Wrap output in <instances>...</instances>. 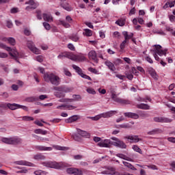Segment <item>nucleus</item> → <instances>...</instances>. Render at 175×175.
<instances>
[{
    "label": "nucleus",
    "instance_id": "obj_1",
    "mask_svg": "<svg viewBox=\"0 0 175 175\" xmlns=\"http://www.w3.org/2000/svg\"><path fill=\"white\" fill-rule=\"evenodd\" d=\"M38 70L44 75V81L46 83H51L53 85H59L61 84V78L53 72L44 73V68L39 67Z\"/></svg>",
    "mask_w": 175,
    "mask_h": 175
},
{
    "label": "nucleus",
    "instance_id": "obj_2",
    "mask_svg": "<svg viewBox=\"0 0 175 175\" xmlns=\"http://www.w3.org/2000/svg\"><path fill=\"white\" fill-rule=\"evenodd\" d=\"M0 47L1 49L6 50V51H8L10 55L14 59L17 61V62H18V61L17 60L18 58H23V55L19 53L16 49H12V48L7 46L5 44L2 43H0Z\"/></svg>",
    "mask_w": 175,
    "mask_h": 175
},
{
    "label": "nucleus",
    "instance_id": "obj_3",
    "mask_svg": "<svg viewBox=\"0 0 175 175\" xmlns=\"http://www.w3.org/2000/svg\"><path fill=\"white\" fill-rule=\"evenodd\" d=\"M153 57L156 61H159V57H162V55H165L166 57V53L167 52V49H162V46L161 45H154V49L153 50ZM159 55V56H158Z\"/></svg>",
    "mask_w": 175,
    "mask_h": 175
},
{
    "label": "nucleus",
    "instance_id": "obj_4",
    "mask_svg": "<svg viewBox=\"0 0 175 175\" xmlns=\"http://www.w3.org/2000/svg\"><path fill=\"white\" fill-rule=\"evenodd\" d=\"M46 167H51L52 169H64L66 167L65 163H57L55 161H45L42 163Z\"/></svg>",
    "mask_w": 175,
    "mask_h": 175
},
{
    "label": "nucleus",
    "instance_id": "obj_5",
    "mask_svg": "<svg viewBox=\"0 0 175 175\" xmlns=\"http://www.w3.org/2000/svg\"><path fill=\"white\" fill-rule=\"evenodd\" d=\"M3 143L5 144H12L14 146H17V144H21L23 143V139L18 137H4L1 139Z\"/></svg>",
    "mask_w": 175,
    "mask_h": 175
},
{
    "label": "nucleus",
    "instance_id": "obj_6",
    "mask_svg": "<svg viewBox=\"0 0 175 175\" xmlns=\"http://www.w3.org/2000/svg\"><path fill=\"white\" fill-rule=\"evenodd\" d=\"M73 23V18L70 16L66 17V21L59 20L58 21V25H62L64 28H70V24Z\"/></svg>",
    "mask_w": 175,
    "mask_h": 175
},
{
    "label": "nucleus",
    "instance_id": "obj_7",
    "mask_svg": "<svg viewBox=\"0 0 175 175\" xmlns=\"http://www.w3.org/2000/svg\"><path fill=\"white\" fill-rule=\"evenodd\" d=\"M111 99H113L114 102H117V103H121V105H131L129 100L120 98L117 96V94L114 93L111 94Z\"/></svg>",
    "mask_w": 175,
    "mask_h": 175
},
{
    "label": "nucleus",
    "instance_id": "obj_8",
    "mask_svg": "<svg viewBox=\"0 0 175 175\" xmlns=\"http://www.w3.org/2000/svg\"><path fill=\"white\" fill-rule=\"evenodd\" d=\"M72 68L75 69L77 73H78V75H79L81 77H83V79H85L86 80H90V81H92V79H91L90 76L83 73V70H81L80 67L73 64Z\"/></svg>",
    "mask_w": 175,
    "mask_h": 175
},
{
    "label": "nucleus",
    "instance_id": "obj_9",
    "mask_svg": "<svg viewBox=\"0 0 175 175\" xmlns=\"http://www.w3.org/2000/svg\"><path fill=\"white\" fill-rule=\"evenodd\" d=\"M25 5H29V6L26 7V10L29 12V10H34L39 6V3L38 2H35V0H29L25 3Z\"/></svg>",
    "mask_w": 175,
    "mask_h": 175
},
{
    "label": "nucleus",
    "instance_id": "obj_10",
    "mask_svg": "<svg viewBox=\"0 0 175 175\" xmlns=\"http://www.w3.org/2000/svg\"><path fill=\"white\" fill-rule=\"evenodd\" d=\"M27 46L30 51L34 54H40V51L39 49L35 46V44L32 41H27Z\"/></svg>",
    "mask_w": 175,
    "mask_h": 175
},
{
    "label": "nucleus",
    "instance_id": "obj_11",
    "mask_svg": "<svg viewBox=\"0 0 175 175\" xmlns=\"http://www.w3.org/2000/svg\"><path fill=\"white\" fill-rule=\"evenodd\" d=\"M111 143H113V141L110 139H105L98 142L97 144V146H98V147H102L105 148H110V147H111L112 146Z\"/></svg>",
    "mask_w": 175,
    "mask_h": 175
},
{
    "label": "nucleus",
    "instance_id": "obj_12",
    "mask_svg": "<svg viewBox=\"0 0 175 175\" xmlns=\"http://www.w3.org/2000/svg\"><path fill=\"white\" fill-rule=\"evenodd\" d=\"M66 172L68 174L83 175V171H81V170L75 167L68 168Z\"/></svg>",
    "mask_w": 175,
    "mask_h": 175
},
{
    "label": "nucleus",
    "instance_id": "obj_13",
    "mask_svg": "<svg viewBox=\"0 0 175 175\" xmlns=\"http://www.w3.org/2000/svg\"><path fill=\"white\" fill-rule=\"evenodd\" d=\"M53 90L55 91H62L64 94L66 92H72V90L71 88H68L66 86H58V87H54Z\"/></svg>",
    "mask_w": 175,
    "mask_h": 175
},
{
    "label": "nucleus",
    "instance_id": "obj_14",
    "mask_svg": "<svg viewBox=\"0 0 175 175\" xmlns=\"http://www.w3.org/2000/svg\"><path fill=\"white\" fill-rule=\"evenodd\" d=\"M56 109H58L59 110H75V109H76V107L73 105L63 104L62 105L57 106Z\"/></svg>",
    "mask_w": 175,
    "mask_h": 175
},
{
    "label": "nucleus",
    "instance_id": "obj_15",
    "mask_svg": "<svg viewBox=\"0 0 175 175\" xmlns=\"http://www.w3.org/2000/svg\"><path fill=\"white\" fill-rule=\"evenodd\" d=\"M105 65L107 66L108 69H109L111 72H116L117 70V68H116L114 63L110 62L109 60H106L105 62Z\"/></svg>",
    "mask_w": 175,
    "mask_h": 175
},
{
    "label": "nucleus",
    "instance_id": "obj_16",
    "mask_svg": "<svg viewBox=\"0 0 175 175\" xmlns=\"http://www.w3.org/2000/svg\"><path fill=\"white\" fill-rule=\"evenodd\" d=\"M153 121L154 122H172V120L165 117H154Z\"/></svg>",
    "mask_w": 175,
    "mask_h": 175
},
{
    "label": "nucleus",
    "instance_id": "obj_17",
    "mask_svg": "<svg viewBox=\"0 0 175 175\" xmlns=\"http://www.w3.org/2000/svg\"><path fill=\"white\" fill-rule=\"evenodd\" d=\"M111 145L114 146L115 147H118L119 148H126V144H125L123 141L120 139L118 141V142H112Z\"/></svg>",
    "mask_w": 175,
    "mask_h": 175
},
{
    "label": "nucleus",
    "instance_id": "obj_18",
    "mask_svg": "<svg viewBox=\"0 0 175 175\" xmlns=\"http://www.w3.org/2000/svg\"><path fill=\"white\" fill-rule=\"evenodd\" d=\"M147 70L149 75H150L151 77L154 79V80H158V75L157 74V72L154 70V68L149 67L148 68Z\"/></svg>",
    "mask_w": 175,
    "mask_h": 175
},
{
    "label": "nucleus",
    "instance_id": "obj_19",
    "mask_svg": "<svg viewBox=\"0 0 175 175\" xmlns=\"http://www.w3.org/2000/svg\"><path fill=\"white\" fill-rule=\"evenodd\" d=\"M14 163L16 165H21L22 166H31V167H34L35 165L32 163H29L28 161H15Z\"/></svg>",
    "mask_w": 175,
    "mask_h": 175
},
{
    "label": "nucleus",
    "instance_id": "obj_20",
    "mask_svg": "<svg viewBox=\"0 0 175 175\" xmlns=\"http://www.w3.org/2000/svg\"><path fill=\"white\" fill-rule=\"evenodd\" d=\"M124 138L130 140V143H137L140 140L137 135H129L125 137Z\"/></svg>",
    "mask_w": 175,
    "mask_h": 175
},
{
    "label": "nucleus",
    "instance_id": "obj_21",
    "mask_svg": "<svg viewBox=\"0 0 175 175\" xmlns=\"http://www.w3.org/2000/svg\"><path fill=\"white\" fill-rule=\"evenodd\" d=\"M88 55L90 59H92L93 61H94V62H98V57H97L96 51H90L88 53Z\"/></svg>",
    "mask_w": 175,
    "mask_h": 175
},
{
    "label": "nucleus",
    "instance_id": "obj_22",
    "mask_svg": "<svg viewBox=\"0 0 175 175\" xmlns=\"http://www.w3.org/2000/svg\"><path fill=\"white\" fill-rule=\"evenodd\" d=\"M42 18L43 20L47 23H51V21H53V16L50 13H44L42 14Z\"/></svg>",
    "mask_w": 175,
    "mask_h": 175
},
{
    "label": "nucleus",
    "instance_id": "obj_23",
    "mask_svg": "<svg viewBox=\"0 0 175 175\" xmlns=\"http://www.w3.org/2000/svg\"><path fill=\"white\" fill-rule=\"evenodd\" d=\"M72 61H75V62H83V61H85V57H84V55H74L72 57Z\"/></svg>",
    "mask_w": 175,
    "mask_h": 175
},
{
    "label": "nucleus",
    "instance_id": "obj_24",
    "mask_svg": "<svg viewBox=\"0 0 175 175\" xmlns=\"http://www.w3.org/2000/svg\"><path fill=\"white\" fill-rule=\"evenodd\" d=\"M114 113H117V111H109L101 113V117L103 118H110V117H113V116H114Z\"/></svg>",
    "mask_w": 175,
    "mask_h": 175
},
{
    "label": "nucleus",
    "instance_id": "obj_25",
    "mask_svg": "<svg viewBox=\"0 0 175 175\" xmlns=\"http://www.w3.org/2000/svg\"><path fill=\"white\" fill-rule=\"evenodd\" d=\"M72 98V99H66V100H59V102H73V100H80V99H81V96L74 94Z\"/></svg>",
    "mask_w": 175,
    "mask_h": 175
},
{
    "label": "nucleus",
    "instance_id": "obj_26",
    "mask_svg": "<svg viewBox=\"0 0 175 175\" xmlns=\"http://www.w3.org/2000/svg\"><path fill=\"white\" fill-rule=\"evenodd\" d=\"M124 114L125 117H128L129 118H133L134 120H137V118H139V115L137 113L126 112Z\"/></svg>",
    "mask_w": 175,
    "mask_h": 175
},
{
    "label": "nucleus",
    "instance_id": "obj_27",
    "mask_svg": "<svg viewBox=\"0 0 175 175\" xmlns=\"http://www.w3.org/2000/svg\"><path fill=\"white\" fill-rule=\"evenodd\" d=\"M69 39H70V40H72V42H79V40H80V37L79 36V34L76 33L69 36Z\"/></svg>",
    "mask_w": 175,
    "mask_h": 175
},
{
    "label": "nucleus",
    "instance_id": "obj_28",
    "mask_svg": "<svg viewBox=\"0 0 175 175\" xmlns=\"http://www.w3.org/2000/svg\"><path fill=\"white\" fill-rule=\"evenodd\" d=\"M4 42H8L11 46H14L16 44V40L14 38L10 37V38H5L3 39Z\"/></svg>",
    "mask_w": 175,
    "mask_h": 175
},
{
    "label": "nucleus",
    "instance_id": "obj_29",
    "mask_svg": "<svg viewBox=\"0 0 175 175\" xmlns=\"http://www.w3.org/2000/svg\"><path fill=\"white\" fill-rule=\"evenodd\" d=\"M137 109H142V110H150V105L148 104L141 103L137 105Z\"/></svg>",
    "mask_w": 175,
    "mask_h": 175
},
{
    "label": "nucleus",
    "instance_id": "obj_30",
    "mask_svg": "<svg viewBox=\"0 0 175 175\" xmlns=\"http://www.w3.org/2000/svg\"><path fill=\"white\" fill-rule=\"evenodd\" d=\"M78 135H80V136H82L83 137H88L90 136V134L87 133V131H82L80 129H77Z\"/></svg>",
    "mask_w": 175,
    "mask_h": 175
},
{
    "label": "nucleus",
    "instance_id": "obj_31",
    "mask_svg": "<svg viewBox=\"0 0 175 175\" xmlns=\"http://www.w3.org/2000/svg\"><path fill=\"white\" fill-rule=\"evenodd\" d=\"M122 35L124 37V39H126V40L129 42V39H132L133 38V33H131L130 34H128V31H123Z\"/></svg>",
    "mask_w": 175,
    "mask_h": 175
},
{
    "label": "nucleus",
    "instance_id": "obj_32",
    "mask_svg": "<svg viewBox=\"0 0 175 175\" xmlns=\"http://www.w3.org/2000/svg\"><path fill=\"white\" fill-rule=\"evenodd\" d=\"M61 6H62V8L65 9V10H67V12H71V10H72V7L70 6L69 4L66 2V3H62Z\"/></svg>",
    "mask_w": 175,
    "mask_h": 175
},
{
    "label": "nucleus",
    "instance_id": "obj_33",
    "mask_svg": "<svg viewBox=\"0 0 175 175\" xmlns=\"http://www.w3.org/2000/svg\"><path fill=\"white\" fill-rule=\"evenodd\" d=\"M19 107H20V105L18 104H16V103L8 104V109H10V110H17V109H18Z\"/></svg>",
    "mask_w": 175,
    "mask_h": 175
},
{
    "label": "nucleus",
    "instance_id": "obj_34",
    "mask_svg": "<svg viewBox=\"0 0 175 175\" xmlns=\"http://www.w3.org/2000/svg\"><path fill=\"white\" fill-rule=\"evenodd\" d=\"M83 32V36H92V31L90 29H84Z\"/></svg>",
    "mask_w": 175,
    "mask_h": 175
},
{
    "label": "nucleus",
    "instance_id": "obj_35",
    "mask_svg": "<svg viewBox=\"0 0 175 175\" xmlns=\"http://www.w3.org/2000/svg\"><path fill=\"white\" fill-rule=\"evenodd\" d=\"M116 24L119 25V27H124L125 25V18H121L116 21Z\"/></svg>",
    "mask_w": 175,
    "mask_h": 175
},
{
    "label": "nucleus",
    "instance_id": "obj_36",
    "mask_svg": "<svg viewBox=\"0 0 175 175\" xmlns=\"http://www.w3.org/2000/svg\"><path fill=\"white\" fill-rule=\"evenodd\" d=\"M77 116H73L69 118L68 119L66 120V122L67 124H70L71 122H75V121H77Z\"/></svg>",
    "mask_w": 175,
    "mask_h": 175
},
{
    "label": "nucleus",
    "instance_id": "obj_37",
    "mask_svg": "<svg viewBox=\"0 0 175 175\" xmlns=\"http://www.w3.org/2000/svg\"><path fill=\"white\" fill-rule=\"evenodd\" d=\"M54 95L56 98H65V93L62 91H56L54 92Z\"/></svg>",
    "mask_w": 175,
    "mask_h": 175
},
{
    "label": "nucleus",
    "instance_id": "obj_38",
    "mask_svg": "<svg viewBox=\"0 0 175 175\" xmlns=\"http://www.w3.org/2000/svg\"><path fill=\"white\" fill-rule=\"evenodd\" d=\"M64 58H68V59L73 60V53L70 52H63Z\"/></svg>",
    "mask_w": 175,
    "mask_h": 175
},
{
    "label": "nucleus",
    "instance_id": "obj_39",
    "mask_svg": "<svg viewBox=\"0 0 175 175\" xmlns=\"http://www.w3.org/2000/svg\"><path fill=\"white\" fill-rule=\"evenodd\" d=\"M123 165L126 166V167H128L129 169H131V170H136V167H135L132 164L130 163H128L126 161H123Z\"/></svg>",
    "mask_w": 175,
    "mask_h": 175
},
{
    "label": "nucleus",
    "instance_id": "obj_40",
    "mask_svg": "<svg viewBox=\"0 0 175 175\" xmlns=\"http://www.w3.org/2000/svg\"><path fill=\"white\" fill-rule=\"evenodd\" d=\"M108 170L109 172V175H120V173L116 172V168L113 167H109Z\"/></svg>",
    "mask_w": 175,
    "mask_h": 175
},
{
    "label": "nucleus",
    "instance_id": "obj_41",
    "mask_svg": "<svg viewBox=\"0 0 175 175\" xmlns=\"http://www.w3.org/2000/svg\"><path fill=\"white\" fill-rule=\"evenodd\" d=\"M34 133H36L37 135H47V131H43L41 129L34 130Z\"/></svg>",
    "mask_w": 175,
    "mask_h": 175
},
{
    "label": "nucleus",
    "instance_id": "obj_42",
    "mask_svg": "<svg viewBox=\"0 0 175 175\" xmlns=\"http://www.w3.org/2000/svg\"><path fill=\"white\" fill-rule=\"evenodd\" d=\"M33 174H35V175H42V174L46 175V174H47V172L43 171L42 170H38L33 172Z\"/></svg>",
    "mask_w": 175,
    "mask_h": 175
},
{
    "label": "nucleus",
    "instance_id": "obj_43",
    "mask_svg": "<svg viewBox=\"0 0 175 175\" xmlns=\"http://www.w3.org/2000/svg\"><path fill=\"white\" fill-rule=\"evenodd\" d=\"M129 43V41L124 38V40L120 44V49L124 50L125 46Z\"/></svg>",
    "mask_w": 175,
    "mask_h": 175
},
{
    "label": "nucleus",
    "instance_id": "obj_44",
    "mask_svg": "<svg viewBox=\"0 0 175 175\" xmlns=\"http://www.w3.org/2000/svg\"><path fill=\"white\" fill-rule=\"evenodd\" d=\"M38 148L40 151H51L53 150V148L46 146H39Z\"/></svg>",
    "mask_w": 175,
    "mask_h": 175
},
{
    "label": "nucleus",
    "instance_id": "obj_45",
    "mask_svg": "<svg viewBox=\"0 0 175 175\" xmlns=\"http://www.w3.org/2000/svg\"><path fill=\"white\" fill-rule=\"evenodd\" d=\"M124 61H122L121 59H116L113 61V65L115 66H118L121 65V64H123Z\"/></svg>",
    "mask_w": 175,
    "mask_h": 175
},
{
    "label": "nucleus",
    "instance_id": "obj_46",
    "mask_svg": "<svg viewBox=\"0 0 175 175\" xmlns=\"http://www.w3.org/2000/svg\"><path fill=\"white\" fill-rule=\"evenodd\" d=\"M34 159H36L37 161L43 160L44 159V157L42 154H37L34 155Z\"/></svg>",
    "mask_w": 175,
    "mask_h": 175
},
{
    "label": "nucleus",
    "instance_id": "obj_47",
    "mask_svg": "<svg viewBox=\"0 0 175 175\" xmlns=\"http://www.w3.org/2000/svg\"><path fill=\"white\" fill-rule=\"evenodd\" d=\"M36 17L38 20H42V10H36Z\"/></svg>",
    "mask_w": 175,
    "mask_h": 175
},
{
    "label": "nucleus",
    "instance_id": "obj_48",
    "mask_svg": "<svg viewBox=\"0 0 175 175\" xmlns=\"http://www.w3.org/2000/svg\"><path fill=\"white\" fill-rule=\"evenodd\" d=\"M159 132H161V130L159 129H156L148 132V135H157V133H159Z\"/></svg>",
    "mask_w": 175,
    "mask_h": 175
},
{
    "label": "nucleus",
    "instance_id": "obj_49",
    "mask_svg": "<svg viewBox=\"0 0 175 175\" xmlns=\"http://www.w3.org/2000/svg\"><path fill=\"white\" fill-rule=\"evenodd\" d=\"M133 150H134V151L136 152H139V154H142V149H140V148H139V146L137 145L133 146Z\"/></svg>",
    "mask_w": 175,
    "mask_h": 175
},
{
    "label": "nucleus",
    "instance_id": "obj_50",
    "mask_svg": "<svg viewBox=\"0 0 175 175\" xmlns=\"http://www.w3.org/2000/svg\"><path fill=\"white\" fill-rule=\"evenodd\" d=\"M88 94H91L92 95H95V94H96V92L95 91V90L92 88H89L86 90Z\"/></svg>",
    "mask_w": 175,
    "mask_h": 175
},
{
    "label": "nucleus",
    "instance_id": "obj_51",
    "mask_svg": "<svg viewBox=\"0 0 175 175\" xmlns=\"http://www.w3.org/2000/svg\"><path fill=\"white\" fill-rule=\"evenodd\" d=\"M139 117H142V118H147V117H150V115L145 111H141L139 113Z\"/></svg>",
    "mask_w": 175,
    "mask_h": 175
},
{
    "label": "nucleus",
    "instance_id": "obj_52",
    "mask_svg": "<svg viewBox=\"0 0 175 175\" xmlns=\"http://www.w3.org/2000/svg\"><path fill=\"white\" fill-rule=\"evenodd\" d=\"M23 121H33V118L31 116H23Z\"/></svg>",
    "mask_w": 175,
    "mask_h": 175
},
{
    "label": "nucleus",
    "instance_id": "obj_53",
    "mask_svg": "<svg viewBox=\"0 0 175 175\" xmlns=\"http://www.w3.org/2000/svg\"><path fill=\"white\" fill-rule=\"evenodd\" d=\"M27 102H35L36 100H38V97H28L26 98Z\"/></svg>",
    "mask_w": 175,
    "mask_h": 175
},
{
    "label": "nucleus",
    "instance_id": "obj_54",
    "mask_svg": "<svg viewBox=\"0 0 175 175\" xmlns=\"http://www.w3.org/2000/svg\"><path fill=\"white\" fill-rule=\"evenodd\" d=\"M1 109H9V103H3L0 104Z\"/></svg>",
    "mask_w": 175,
    "mask_h": 175
},
{
    "label": "nucleus",
    "instance_id": "obj_55",
    "mask_svg": "<svg viewBox=\"0 0 175 175\" xmlns=\"http://www.w3.org/2000/svg\"><path fill=\"white\" fill-rule=\"evenodd\" d=\"M126 77L129 79V80H133V75H132V73H129V72H126Z\"/></svg>",
    "mask_w": 175,
    "mask_h": 175
},
{
    "label": "nucleus",
    "instance_id": "obj_56",
    "mask_svg": "<svg viewBox=\"0 0 175 175\" xmlns=\"http://www.w3.org/2000/svg\"><path fill=\"white\" fill-rule=\"evenodd\" d=\"M43 26L44 27L45 29H46L47 31H50V29L51 28V27L50 26V24L47 23V22H44Z\"/></svg>",
    "mask_w": 175,
    "mask_h": 175
},
{
    "label": "nucleus",
    "instance_id": "obj_57",
    "mask_svg": "<svg viewBox=\"0 0 175 175\" xmlns=\"http://www.w3.org/2000/svg\"><path fill=\"white\" fill-rule=\"evenodd\" d=\"M131 72H132L133 75H135V76H139V71H137L136 70V68L132 67Z\"/></svg>",
    "mask_w": 175,
    "mask_h": 175
},
{
    "label": "nucleus",
    "instance_id": "obj_58",
    "mask_svg": "<svg viewBox=\"0 0 175 175\" xmlns=\"http://www.w3.org/2000/svg\"><path fill=\"white\" fill-rule=\"evenodd\" d=\"M68 49H69V50H71V51H75L76 50L75 45H73V44L72 43L68 44Z\"/></svg>",
    "mask_w": 175,
    "mask_h": 175
},
{
    "label": "nucleus",
    "instance_id": "obj_59",
    "mask_svg": "<svg viewBox=\"0 0 175 175\" xmlns=\"http://www.w3.org/2000/svg\"><path fill=\"white\" fill-rule=\"evenodd\" d=\"M64 72L66 76H68V77H70V76H72V73H70V70H68V68H64Z\"/></svg>",
    "mask_w": 175,
    "mask_h": 175
},
{
    "label": "nucleus",
    "instance_id": "obj_60",
    "mask_svg": "<svg viewBox=\"0 0 175 175\" xmlns=\"http://www.w3.org/2000/svg\"><path fill=\"white\" fill-rule=\"evenodd\" d=\"M97 57H98V58H100L101 59H107V58L103 57V53H102V51H99L97 53Z\"/></svg>",
    "mask_w": 175,
    "mask_h": 175
},
{
    "label": "nucleus",
    "instance_id": "obj_61",
    "mask_svg": "<svg viewBox=\"0 0 175 175\" xmlns=\"http://www.w3.org/2000/svg\"><path fill=\"white\" fill-rule=\"evenodd\" d=\"M100 118H102V116L98 115L94 117H92L91 120H92L93 121H98V120H100Z\"/></svg>",
    "mask_w": 175,
    "mask_h": 175
},
{
    "label": "nucleus",
    "instance_id": "obj_62",
    "mask_svg": "<svg viewBox=\"0 0 175 175\" xmlns=\"http://www.w3.org/2000/svg\"><path fill=\"white\" fill-rule=\"evenodd\" d=\"M89 72H91L92 73H94L96 75L98 73V70L92 67H90L88 68Z\"/></svg>",
    "mask_w": 175,
    "mask_h": 175
},
{
    "label": "nucleus",
    "instance_id": "obj_63",
    "mask_svg": "<svg viewBox=\"0 0 175 175\" xmlns=\"http://www.w3.org/2000/svg\"><path fill=\"white\" fill-rule=\"evenodd\" d=\"M145 59H146V61H147V62H149V64H154L152 59H151V57L150 56L146 57Z\"/></svg>",
    "mask_w": 175,
    "mask_h": 175
},
{
    "label": "nucleus",
    "instance_id": "obj_64",
    "mask_svg": "<svg viewBox=\"0 0 175 175\" xmlns=\"http://www.w3.org/2000/svg\"><path fill=\"white\" fill-rule=\"evenodd\" d=\"M8 56L7 53L0 52V58H8Z\"/></svg>",
    "mask_w": 175,
    "mask_h": 175
}]
</instances>
